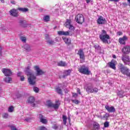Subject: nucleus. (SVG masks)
<instances>
[{
    "label": "nucleus",
    "mask_w": 130,
    "mask_h": 130,
    "mask_svg": "<svg viewBox=\"0 0 130 130\" xmlns=\"http://www.w3.org/2000/svg\"><path fill=\"white\" fill-rule=\"evenodd\" d=\"M99 37L103 43L110 44V42H108V40H110V36L107 34L106 30H102V33L100 35Z\"/></svg>",
    "instance_id": "nucleus-1"
},
{
    "label": "nucleus",
    "mask_w": 130,
    "mask_h": 130,
    "mask_svg": "<svg viewBox=\"0 0 130 130\" xmlns=\"http://www.w3.org/2000/svg\"><path fill=\"white\" fill-rule=\"evenodd\" d=\"M118 69L123 75H126L127 77H130L129 69L125 67L122 63H119L118 64Z\"/></svg>",
    "instance_id": "nucleus-2"
},
{
    "label": "nucleus",
    "mask_w": 130,
    "mask_h": 130,
    "mask_svg": "<svg viewBox=\"0 0 130 130\" xmlns=\"http://www.w3.org/2000/svg\"><path fill=\"white\" fill-rule=\"evenodd\" d=\"M27 76V82L29 83V85L31 86H35L36 85V79L37 78L33 74H26Z\"/></svg>",
    "instance_id": "nucleus-3"
},
{
    "label": "nucleus",
    "mask_w": 130,
    "mask_h": 130,
    "mask_svg": "<svg viewBox=\"0 0 130 130\" xmlns=\"http://www.w3.org/2000/svg\"><path fill=\"white\" fill-rule=\"evenodd\" d=\"M78 72L80 73V74H83V75H86L87 76H89L91 74V71L89 70V67L85 65L81 66L78 69Z\"/></svg>",
    "instance_id": "nucleus-4"
},
{
    "label": "nucleus",
    "mask_w": 130,
    "mask_h": 130,
    "mask_svg": "<svg viewBox=\"0 0 130 130\" xmlns=\"http://www.w3.org/2000/svg\"><path fill=\"white\" fill-rule=\"evenodd\" d=\"M64 25L66 28H69V30H70V32H73L72 34H74V31H75V26L72 24V20L67 19Z\"/></svg>",
    "instance_id": "nucleus-5"
},
{
    "label": "nucleus",
    "mask_w": 130,
    "mask_h": 130,
    "mask_svg": "<svg viewBox=\"0 0 130 130\" xmlns=\"http://www.w3.org/2000/svg\"><path fill=\"white\" fill-rule=\"evenodd\" d=\"M46 105L50 108H54V109L56 110L58 108H59V105H60V104L58 103V101H56V104H53L51 102V101L48 100L46 102Z\"/></svg>",
    "instance_id": "nucleus-6"
},
{
    "label": "nucleus",
    "mask_w": 130,
    "mask_h": 130,
    "mask_svg": "<svg viewBox=\"0 0 130 130\" xmlns=\"http://www.w3.org/2000/svg\"><path fill=\"white\" fill-rule=\"evenodd\" d=\"M75 20L76 23L79 24V25H82V24L85 22V18H84V16L83 15L78 14L76 16Z\"/></svg>",
    "instance_id": "nucleus-7"
},
{
    "label": "nucleus",
    "mask_w": 130,
    "mask_h": 130,
    "mask_svg": "<svg viewBox=\"0 0 130 130\" xmlns=\"http://www.w3.org/2000/svg\"><path fill=\"white\" fill-rule=\"evenodd\" d=\"M78 55H79L80 59V63H83L85 62V54L83 49H80L78 50L77 53Z\"/></svg>",
    "instance_id": "nucleus-8"
},
{
    "label": "nucleus",
    "mask_w": 130,
    "mask_h": 130,
    "mask_svg": "<svg viewBox=\"0 0 130 130\" xmlns=\"http://www.w3.org/2000/svg\"><path fill=\"white\" fill-rule=\"evenodd\" d=\"M34 69L36 72V76H42L45 74V71H43L40 69V68L38 66H34Z\"/></svg>",
    "instance_id": "nucleus-9"
},
{
    "label": "nucleus",
    "mask_w": 130,
    "mask_h": 130,
    "mask_svg": "<svg viewBox=\"0 0 130 130\" xmlns=\"http://www.w3.org/2000/svg\"><path fill=\"white\" fill-rule=\"evenodd\" d=\"M121 59L124 62V64L129 66L130 64V57L129 56L127 55H122Z\"/></svg>",
    "instance_id": "nucleus-10"
},
{
    "label": "nucleus",
    "mask_w": 130,
    "mask_h": 130,
    "mask_svg": "<svg viewBox=\"0 0 130 130\" xmlns=\"http://www.w3.org/2000/svg\"><path fill=\"white\" fill-rule=\"evenodd\" d=\"M128 40V37L126 36H124L122 38H119L118 41L119 43L121 45H125L126 41Z\"/></svg>",
    "instance_id": "nucleus-11"
},
{
    "label": "nucleus",
    "mask_w": 130,
    "mask_h": 130,
    "mask_svg": "<svg viewBox=\"0 0 130 130\" xmlns=\"http://www.w3.org/2000/svg\"><path fill=\"white\" fill-rule=\"evenodd\" d=\"M121 51L124 55L129 54L130 53V46H124L121 49Z\"/></svg>",
    "instance_id": "nucleus-12"
},
{
    "label": "nucleus",
    "mask_w": 130,
    "mask_h": 130,
    "mask_svg": "<svg viewBox=\"0 0 130 130\" xmlns=\"http://www.w3.org/2000/svg\"><path fill=\"white\" fill-rule=\"evenodd\" d=\"M86 91L89 94V93H98V92L99 91V89L96 87H94L92 89V87L88 86L86 89Z\"/></svg>",
    "instance_id": "nucleus-13"
},
{
    "label": "nucleus",
    "mask_w": 130,
    "mask_h": 130,
    "mask_svg": "<svg viewBox=\"0 0 130 130\" xmlns=\"http://www.w3.org/2000/svg\"><path fill=\"white\" fill-rule=\"evenodd\" d=\"M2 71L6 77H9L10 76H12V72L10 69L4 68L2 70Z\"/></svg>",
    "instance_id": "nucleus-14"
},
{
    "label": "nucleus",
    "mask_w": 130,
    "mask_h": 130,
    "mask_svg": "<svg viewBox=\"0 0 130 130\" xmlns=\"http://www.w3.org/2000/svg\"><path fill=\"white\" fill-rule=\"evenodd\" d=\"M9 13L11 16H12L13 17L19 16V12H18V9H12L10 11H9Z\"/></svg>",
    "instance_id": "nucleus-15"
},
{
    "label": "nucleus",
    "mask_w": 130,
    "mask_h": 130,
    "mask_svg": "<svg viewBox=\"0 0 130 130\" xmlns=\"http://www.w3.org/2000/svg\"><path fill=\"white\" fill-rule=\"evenodd\" d=\"M99 25H104L106 23V19L102 16H100L96 21Z\"/></svg>",
    "instance_id": "nucleus-16"
},
{
    "label": "nucleus",
    "mask_w": 130,
    "mask_h": 130,
    "mask_svg": "<svg viewBox=\"0 0 130 130\" xmlns=\"http://www.w3.org/2000/svg\"><path fill=\"white\" fill-rule=\"evenodd\" d=\"M70 32L71 31H63L60 30L57 31V34L58 35L60 36L63 35L64 36H72V35H73V34H71Z\"/></svg>",
    "instance_id": "nucleus-17"
},
{
    "label": "nucleus",
    "mask_w": 130,
    "mask_h": 130,
    "mask_svg": "<svg viewBox=\"0 0 130 130\" xmlns=\"http://www.w3.org/2000/svg\"><path fill=\"white\" fill-rule=\"evenodd\" d=\"M39 116L40 122H42V123H43V124H47L48 121L47 119L44 118V117H43L42 114H39Z\"/></svg>",
    "instance_id": "nucleus-18"
},
{
    "label": "nucleus",
    "mask_w": 130,
    "mask_h": 130,
    "mask_svg": "<svg viewBox=\"0 0 130 130\" xmlns=\"http://www.w3.org/2000/svg\"><path fill=\"white\" fill-rule=\"evenodd\" d=\"M105 108L108 112L111 113L115 111V108L113 106L110 107L109 106H106Z\"/></svg>",
    "instance_id": "nucleus-19"
},
{
    "label": "nucleus",
    "mask_w": 130,
    "mask_h": 130,
    "mask_svg": "<svg viewBox=\"0 0 130 130\" xmlns=\"http://www.w3.org/2000/svg\"><path fill=\"white\" fill-rule=\"evenodd\" d=\"M62 38L64 43H66V44H67V45H71V44H72V40L71 39V38H68L67 37H62Z\"/></svg>",
    "instance_id": "nucleus-20"
},
{
    "label": "nucleus",
    "mask_w": 130,
    "mask_h": 130,
    "mask_svg": "<svg viewBox=\"0 0 130 130\" xmlns=\"http://www.w3.org/2000/svg\"><path fill=\"white\" fill-rule=\"evenodd\" d=\"M93 130L100 129V125L98 122H94L93 124Z\"/></svg>",
    "instance_id": "nucleus-21"
},
{
    "label": "nucleus",
    "mask_w": 130,
    "mask_h": 130,
    "mask_svg": "<svg viewBox=\"0 0 130 130\" xmlns=\"http://www.w3.org/2000/svg\"><path fill=\"white\" fill-rule=\"evenodd\" d=\"M71 73H72V70H65L63 73V75L62 76V78H66V77H68V76H70L71 75Z\"/></svg>",
    "instance_id": "nucleus-22"
},
{
    "label": "nucleus",
    "mask_w": 130,
    "mask_h": 130,
    "mask_svg": "<svg viewBox=\"0 0 130 130\" xmlns=\"http://www.w3.org/2000/svg\"><path fill=\"white\" fill-rule=\"evenodd\" d=\"M24 49L26 50L27 52H30V51H32V49L31 48V46L28 44H25L24 46Z\"/></svg>",
    "instance_id": "nucleus-23"
},
{
    "label": "nucleus",
    "mask_w": 130,
    "mask_h": 130,
    "mask_svg": "<svg viewBox=\"0 0 130 130\" xmlns=\"http://www.w3.org/2000/svg\"><path fill=\"white\" fill-rule=\"evenodd\" d=\"M46 40H48L47 41V43L50 44V45H52V44H54V41L52 40H49V37H48V35H47L46 37Z\"/></svg>",
    "instance_id": "nucleus-24"
},
{
    "label": "nucleus",
    "mask_w": 130,
    "mask_h": 130,
    "mask_svg": "<svg viewBox=\"0 0 130 130\" xmlns=\"http://www.w3.org/2000/svg\"><path fill=\"white\" fill-rule=\"evenodd\" d=\"M27 101L29 104H33L35 102V99L33 96H30L28 98Z\"/></svg>",
    "instance_id": "nucleus-25"
},
{
    "label": "nucleus",
    "mask_w": 130,
    "mask_h": 130,
    "mask_svg": "<svg viewBox=\"0 0 130 130\" xmlns=\"http://www.w3.org/2000/svg\"><path fill=\"white\" fill-rule=\"evenodd\" d=\"M17 10H18V11H20V12H22V13L28 12V11H29V9L28 8H21V7L18 8Z\"/></svg>",
    "instance_id": "nucleus-26"
},
{
    "label": "nucleus",
    "mask_w": 130,
    "mask_h": 130,
    "mask_svg": "<svg viewBox=\"0 0 130 130\" xmlns=\"http://www.w3.org/2000/svg\"><path fill=\"white\" fill-rule=\"evenodd\" d=\"M109 66L111 69H113V70H116V67H115V63L111 62H109Z\"/></svg>",
    "instance_id": "nucleus-27"
},
{
    "label": "nucleus",
    "mask_w": 130,
    "mask_h": 130,
    "mask_svg": "<svg viewBox=\"0 0 130 130\" xmlns=\"http://www.w3.org/2000/svg\"><path fill=\"white\" fill-rule=\"evenodd\" d=\"M55 90L58 94H59V95H62V90L59 87L56 88Z\"/></svg>",
    "instance_id": "nucleus-28"
},
{
    "label": "nucleus",
    "mask_w": 130,
    "mask_h": 130,
    "mask_svg": "<svg viewBox=\"0 0 130 130\" xmlns=\"http://www.w3.org/2000/svg\"><path fill=\"white\" fill-rule=\"evenodd\" d=\"M58 67H67L68 64L66 62L60 61L59 62H58Z\"/></svg>",
    "instance_id": "nucleus-29"
},
{
    "label": "nucleus",
    "mask_w": 130,
    "mask_h": 130,
    "mask_svg": "<svg viewBox=\"0 0 130 130\" xmlns=\"http://www.w3.org/2000/svg\"><path fill=\"white\" fill-rule=\"evenodd\" d=\"M68 119V117L67 116L63 115H62V120H63V124L64 125H67V120Z\"/></svg>",
    "instance_id": "nucleus-30"
},
{
    "label": "nucleus",
    "mask_w": 130,
    "mask_h": 130,
    "mask_svg": "<svg viewBox=\"0 0 130 130\" xmlns=\"http://www.w3.org/2000/svg\"><path fill=\"white\" fill-rule=\"evenodd\" d=\"M5 82L6 83H11V82H12V78L11 77H5L4 79Z\"/></svg>",
    "instance_id": "nucleus-31"
},
{
    "label": "nucleus",
    "mask_w": 130,
    "mask_h": 130,
    "mask_svg": "<svg viewBox=\"0 0 130 130\" xmlns=\"http://www.w3.org/2000/svg\"><path fill=\"white\" fill-rule=\"evenodd\" d=\"M43 20L44 22H48L49 21V20H50V17L48 15H46L44 17Z\"/></svg>",
    "instance_id": "nucleus-32"
},
{
    "label": "nucleus",
    "mask_w": 130,
    "mask_h": 130,
    "mask_svg": "<svg viewBox=\"0 0 130 130\" xmlns=\"http://www.w3.org/2000/svg\"><path fill=\"white\" fill-rule=\"evenodd\" d=\"M25 72L26 73V75H28L29 74H33L30 72V66H28L26 68V70L25 71Z\"/></svg>",
    "instance_id": "nucleus-33"
},
{
    "label": "nucleus",
    "mask_w": 130,
    "mask_h": 130,
    "mask_svg": "<svg viewBox=\"0 0 130 130\" xmlns=\"http://www.w3.org/2000/svg\"><path fill=\"white\" fill-rule=\"evenodd\" d=\"M25 23H26V21H25V20H20L19 21V24H20V26H22V27H26V26H25Z\"/></svg>",
    "instance_id": "nucleus-34"
},
{
    "label": "nucleus",
    "mask_w": 130,
    "mask_h": 130,
    "mask_svg": "<svg viewBox=\"0 0 130 130\" xmlns=\"http://www.w3.org/2000/svg\"><path fill=\"white\" fill-rule=\"evenodd\" d=\"M20 40H21V41L22 42L26 43V41L27 40V39L26 38V37L21 36V37H20Z\"/></svg>",
    "instance_id": "nucleus-35"
},
{
    "label": "nucleus",
    "mask_w": 130,
    "mask_h": 130,
    "mask_svg": "<svg viewBox=\"0 0 130 130\" xmlns=\"http://www.w3.org/2000/svg\"><path fill=\"white\" fill-rule=\"evenodd\" d=\"M2 117L3 118L6 119V118H8V117H9V114L8 113H4L2 115Z\"/></svg>",
    "instance_id": "nucleus-36"
},
{
    "label": "nucleus",
    "mask_w": 130,
    "mask_h": 130,
    "mask_svg": "<svg viewBox=\"0 0 130 130\" xmlns=\"http://www.w3.org/2000/svg\"><path fill=\"white\" fill-rule=\"evenodd\" d=\"M9 112H13L14 111V107L13 106H10L8 109Z\"/></svg>",
    "instance_id": "nucleus-37"
},
{
    "label": "nucleus",
    "mask_w": 130,
    "mask_h": 130,
    "mask_svg": "<svg viewBox=\"0 0 130 130\" xmlns=\"http://www.w3.org/2000/svg\"><path fill=\"white\" fill-rule=\"evenodd\" d=\"M104 127H108L109 126V122L106 121L104 123Z\"/></svg>",
    "instance_id": "nucleus-38"
},
{
    "label": "nucleus",
    "mask_w": 130,
    "mask_h": 130,
    "mask_svg": "<svg viewBox=\"0 0 130 130\" xmlns=\"http://www.w3.org/2000/svg\"><path fill=\"white\" fill-rule=\"evenodd\" d=\"M71 101L73 103H75V104H79L80 103V102L78 100H72Z\"/></svg>",
    "instance_id": "nucleus-39"
},
{
    "label": "nucleus",
    "mask_w": 130,
    "mask_h": 130,
    "mask_svg": "<svg viewBox=\"0 0 130 130\" xmlns=\"http://www.w3.org/2000/svg\"><path fill=\"white\" fill-rule=\"evenodd\" d=\"M33 90L36 93L39 92V88H38V87H34Z\"/></svg>",
    "instance_id": "nucleus-40"
},
{
    "label": "nucleus",
    "mask_w": 130,
    "mask_h": 130,
    "mask_svg": "<svg viewBox=\"0 0 130 130\" xmlns=\"http://www.w3.org/2000/svg\"><path fill=\"white\" fill-rule=\"evenodd\" d=\"M117 95L118 96H120V97H122V95H123V92L121 91H118V92L117 93Z\"/></svg>",
    "instance_id": "nucleus-41"
},
{
    "label": "nucleus",
    "mask_w": 130,
    "mask_h": 130,
    "mask_svg": "<svg viewBox=\"0 0 130 130\" xmlns=\"http://www.w3.org/2000/svg\"><path fill=\"white\" fill-rule=\"evenodd\" d=\"M39 130H47V128L44 126H41L39 127Z\"/></svg>",
    "instance_id": "nucleus-42"
},
{
    "label": "nucleus",
    "mask_w": 130,
    "mask_h": 130,
    "mask_svg": "<svg viewBox=\"0 0 130 130\" xmlns=\"http://www.w3.org/2000/svg\"><path fill=\"white\" fill-rule=\"evenodd\" d=\"M94 47L95 49H99V48H101V47H100V46L99 45H98V44H96L94 46Z\"/></svg>",
    "instance_id": "nucleus-43"
},
{
    "label": "nucleus",
    "mask_w": 130,
    "mask_h": 130,
    "mask_svg": "<svg viewBox=\"0 0 130 130\" xmlns=\"http://www.w3.org/2000/svg\"><path fill=\"white\" fill-rule=\"evenodd\" d=\"M25 121H26L27 122H31V118H26L24 119Z\"/></svg>",
    "instance_id": "nucleus-44"
},
{
    "label": "nucleus",
    "mask_w": 130,
    "mask_h": 130,
    "mask_svg": "<svg viewBox=\"0 0 130 130\" xmlns=\"http://www.w3.org/2000/svg\"><path fill=\"white\" fill-rule=\"evenodd\" d=\"M52 127L54 129H57V128H58V126H57V125L55 124L53 125Z\"/></svg>",
    "instance_id": "nucleus-45"
},
{
    "label": "nucleus",
    "mask_w": 130,
    "mask_h": 130,
    "mask_svg": "<svg viewBox=\"0 0 130 130\" xmlns=\"http://www.w3.org/2000/svg\"><path fill=\"white\" fill-rule=\"evenodd\" d=\"M108 117H109V116H108V114H106V115H104L103 116V118H104L105 119H107L108 118Z\"/></svg>",
    "instance_id": "nucleus-46"
},
{
    "label": "nucleus",
    "mask_w": 130,
    "mask_h": 130,
    "mask_svg": "<svg viewBox=\"0 0 130 130\" xmlns=\"http://www.w3.org/2000/svg\"><path fill=\"white\" fill-rule=\"evenodd\" d=\"M10 127L11 130H18L15 126H11Z\"/></svg>",
    "instance_id": "nucleus-47"
},
{
    "label": "nucleus",
    "mask_w": 130,
    "mask_h": 130,
    "mask_svg": "<svg viewBox=\"0 0 130 130\" xmlns=\"http://www.w3.org/2000/svg\"><path fill=\"white\" fill-rule=\"evenodd\" d=\"M20 80L22 81V82H23V81L25 80V77H24V76H22L20 77Z\"/></svg>",
    "instance_id": "nucleus-48"
},
{
    "label": "nucleus",
    "mask_w": 130,
    "mask_h": 130,
    "mask_svg": "<svg viewBox=\"0 0 130 130\" xmlns=\"http://www.w3.org/2000/svg\"><path fill=\"white\" fill-rule=\"evenodd\" d=\"M117 35H118V36H121V35H122V32L121 31H118L117 32Z\"/></svg>",
    "instance_id": "nucleus-49"
},
{
    "label": "nucleus",
    "mask_w": 130,
    "mask_h": 130,
    "mask_svg": "<svg viewBox=\"0 0 130 130\" xmlns=\"http://www.w3.org/2000/svg\"><path fill=\"white\" fill-rule=\"evenodd\" d=\"M11 4H12V5H16V1H14V0H12L10 1Z\"/></svg>",
    "instance_id": "nucleus-50"
},
{
    "label": "nucleus",
    "mask_w": 130,
    "mask_h": 130,
    "mask_svg": "<svg viewBox=\"0 0 130 130\" xmlns=\"http://www.w3.org/2000/svg\"><path fill=\"white\" fill-rule=\"evenodd\" d=\"M73 97H78V94L76 93H73L72 95Z\"/></svg>",
    "instance_id": "nucleus-51"
},
{
    "label": "nucleus",
    "mask_w": 130,
    "mask_h": 130,
    "mask_svg": "<svg viewBox=\"0 0 130 130\" xmlns=\"http://www.w3.org/2000/svg\"><path fill=\"white\" fill-rule=\"evenodd\" d=\"M2 50H3V48L2 47V46H0V55H2L3 53Z\"/></svg>",
    "instance_id": "nucleus-52"
},
{
    "label": "nucleus",
    "mask_w": 130,
    "mask_h": 130,
    "mask_svg": "<svg viewBox=\"0 0 130 130\" xmlns=\"http://www.w3.org/2000/svg\"><path fill=\"white\" fill-rule=\"evenodd\" d=\"M64 91H65L66 94H68V93H69V92H70V90H69V89H68V88H66L64 89Z\"/></svg>",
    "instance_id": "nucleus-53"
},
{
    "label": "nucleus",
    "mask_w": 130,
    "mask_h": 130,
    "mask_svg": "<svg viewBox=\"0 0 130 130\" xmlns=\"http://www.w3.org/2000/svg\"><path fill=\"white\" fill-rule=\"evenodd\" d=\"M77 92L80 95H81V90L80 89V88H77Z\"/></svg>",
    "instance_id": "nucleus-54"
},
{
    "label": "nucleus",
    "mask_w": 130,
    "mask_h": 130,
    "mask_svg": "<svg viewBox=\"0 0 130 130\" xmlns=\"http://www.w3.org/2000/svg\"><path fill=\"white\" fill-rule=\"evenodd\" d=\"M110 2H115L116 3H117V2H119V0H109Z\"/></svg>",
    "instance_id": "nucleus-55"
},
{
    "label": "nucleus",
    "mask_w": 130,
    "mask_h": 130,
    "mask_svg": "<svg viewBox=\"0 0 130 130\" xmlns=\"http://www.w3.org/2000/svg\"><path fill=\"white\" fill-rule=\"evenodd\" d=\"M123 6H124V7H126L127 6V4H126V3H123Z\"/></svg>",
    "instance_id": "nucleus-56"
},
{
    "label": "nucleus",
    "mask_w": 130,
    "mask_h": 130,
    "mask_svg": "<svg viewBox=\"0 0 130 130\" xmlns=\"http://www.w3.org/2000/svg\"><path fill=\"white\" fill-rule=\"evenodd\" d=\"M86 3L89 4L91 2V0H86Z\"/></svg>",
    "instance_id": "nucleus-57"
},
{
    "label": "nucleus",
    "mask_w": 130,
    "mask_h": 130,
    "mask_svg": "<svg viewBox=\"0 0 130 130\" xmlns=\"http://www.w3.org/2000/svg\"><path fill=\"white\" fill-rule=\"evenodd\" d=\"M21 74H22V73H21V72L18 73L17 74V76H18V77H20V76H21Z\"/></svg>",
    "instance_id": "nucleus-58"
},
{
    "label": "nucleus",
    "mask_w": 130,
    "mask_h": 130,
    "mask_svg": "<svg viewBox=\"0 0 130 130\" xmlns=\"http://www.w3.org/2000/svg\"><path fill=\"white\" fill-rule=\"evenodd\" d=\"M0 1H1V3H2L3 4H5V0H0Z\"/></svg>",
    "instance_id": "nucleus-59"
},
{
    "label": "nucleus",
    "mask_w": 130,
    "mask_h": 130,
    "mask_svg": "<svg viewBox=\"0 0 130 130\" xmlns=\"http://www.w3.org/2000/svg\"><path fill=\"white\" fill-rule=\"evenodd\" d=\"M112 57L113 58H116V56L115 55H113Z\"/></svg>",
    "instance_id": "nucleus-60"
},
{
    "label": "nucleus",
    "mask_w": 130,
    "mask_h": 130,
    "mask_svg": "<svg viewBox=\"0 0 130 130\" xmlns=\"http://www.w3.org/2000/svg\"><path fill=\"white\" fill-rule=\"evenodd\" d=\"M128 3H129V7H130V0H127Z\"/></svg>",
    "instance_id": "nucleus-61"
},
{
    "label": "nucleus",
    "mask_w": 130,
    "mask_h": 130,
    "mask_svg": "<svg viewBox=\"0 0 130 130\" xmlns=\"http://www.w3.org/2000/svg\"><path fill=\"white\" fill-rule=\"evenodd\" d=\"M33 106H35V104H33Z\"/></svg>",
    "instance_id": "nucleus-62"
},
{
    "label": "nucleus",
    "mask_w": 130,
    "mask_h": 130,
    "mask_svg": "<svg viewBox=\"0 0 130 130\" xmlns=\"http://www.w3.org/2000/svg\"><path fill=\"white\" fill-rule=\"evenodd\" d=\"M68 119H71V117H68Z\"/></svg>",
    "instance_id": "nucleus-63"
},
{
    "label": "nucleus",
    "mask_w": 130,
    "mask_h": 130,
    "mask_svg": "<svg viewBox=\"0 0 130 130\" xmlns=\"http://www.w3.org/2000/svg\"><path fill=\"white\" fill-rule=\"evenodd\" d=\"M59 79H61V77H60V76H59Z\"/></svg>",
    "instance_id": "nucleus-64"
}]
</instances>
